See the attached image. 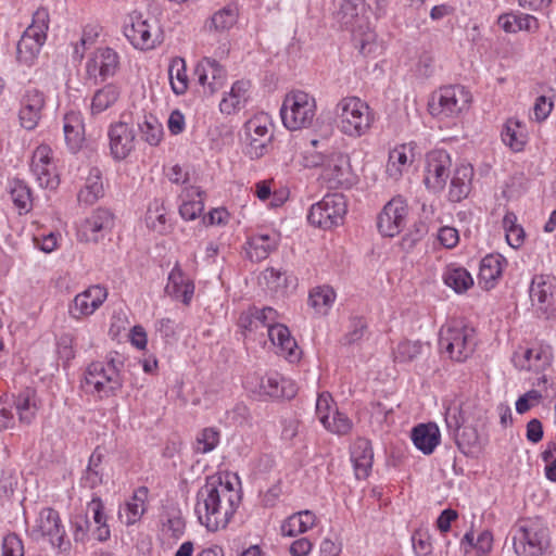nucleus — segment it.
Returning a JSON list of instances; mask_svg holds the SVG:
<instances>
[{"instance_id": "nucleus-34", "label": "nucleus", "mask_w": 556, "mask_h": 556, "mask_svg": "<svg viewBox=\"0 0 556 556\" xmlns=\"http://www.w3.org/2000/svg\"><path fill=\"white\" fill-rule=\"evenodd\" d=\"M444 285L458 294L467 292L473 286L471 274L462 265L451 263L445 266L442 273Z\"/></svg>"}, {"instance_id": "nucleus-14", "label": "nucleus", "mask_w": 556, "mask_h": 556, "mask_svg": "<svg viewBox=\"0 0 556 556\" xmlns=\"http://www.w3.org/2000/svg\"><path fill=\"white\" fill-rule=\"evenodd\" d=\"M469 405H463L456 416V408H448L445 420L448 427H455L459 430L456 443L465 455H473L480 448L479 433L472 427V418L468 415Z\"/></svg>"}, {"instance_id": "nucleus-35", "label": "nucleus", "mask_w": 556, "mask_h": 556, "mask_svg": "<svg viewBox=\"0 0 556 556\" xmlns=\"http://www.w3.org/2000/svg\"><path fill=\"white\" fill-rule=\"evenodd\" d=\"M372 457L370 443L365 439L356 440L351 450V460L357 479L368 477L372 466Z\"/></svg>"}, {"instance_id": "nucleus-33", "label": "nucleus", "mask_w": 556, "mask_h": 556, "mask_svg": "<svg viewBox=\"0 0 556 556\" xmlns=\"http://www.w3.org/2000/svg\"><path fill=\"white\" fill-rule=\"evenodd\" d=\"M12 404L15 408L18 421L23 425L33 424L40 408L36 391L29 388L21 391L16 396H13Z\"/></svg>"}, {"instance_id": "nucleus-51", "label": "nucleus", "mask_w": 556, "mask_h": 556, "mask_svg": "<svg viewBox=\"0 0 556 556\" xmlns=\"http://www.w3.org/2000/svg\"><path fill=\"white\" fill-rule=\"evenodd\" d=\"M8 192L13 204L18 208L27 205H39L38 200L33 197L30 188L23 180L14 179L9 182Z\"/></svg>"}, {"instance_id": "nucleus-12", "label": "nucleus", "mask_w": 556, "mask_h": 556, "mask_svg": "<svg viewBox=\"0 0 556 556\" xmlns=\"http://www.w3.org/2000/svg\"><path fill=\"white\" fill-rule=\"evenodd\" d=\"M241 140L244 153L251 159L264 156L273 140L271 123L267 114L251 117L243 126Z\"/></svg>"}, {"instance_id": "nucleus-37", "label": "nucleus", "mask_w": 556, "mask_h": 556, "mask_svg": "<svg viewBox=\"0 0 556 556\" xmlns=\"http://www.w3.org/2000/svg\"><path fill=\"white\" fill-rule=\"evenodd\" d=\"M336 300V290L329 285H320L309 290L307 303L315 314L326 316L331 311Z\"/></svg>"}, {"instance_id": "nucleus-2", "label": "nucleus", "mask_w": 556, "mask_h": 556, "mask_svg": "<svg viewBox=\"0 0 556 556\" xmlns=\"http://www.w3.org/2000/svg\"><path fill=\"white\" fill-rule=\"evenodd\" d=\"M123 363L113 357L91 362L85 369L80 387L96 400L116 396L124 387Z\"/></svg>"}, {"instance_id": "nucleus-31", "label": "nucleus", "mask_w": 556, "mask_h": 556, "mask_svg": "<svg viewBox=\"0 0 556 556\" xmlns=\"http://www.w3.org/2000/svg\"><path fill=\"white\" fill-rule=\"evenodd\" d=\"M414 147L399 144L389 152L386 173L389 178L399 180L414 162Z\"/></svg>"}, {"instance_id": "nucleus-1", "label": "nucleus", "mask_w": 556, "mask_h": 556, "mask_svg": "<svg viewBox=\"0 0 556 556\" xmlns=\"http://www.w3.org/2000/svg\"><path fill=\"white\" fill-rule=\"evenodd\" d=\"M240 502L241 490L237 476H210L197 494L195 514L199 522L212 532L225 529Z\"/></svg>"}, {"instance_id": "nucleus-36", "label": "nucleus", "mask_w": 556, "mask_h": 556, "mask_svg": "<svg viewBox=\"0 0 556 556\" xmlns=\"http://www.w3.org/2000/svg\"><path fill=\"white\" fill-rule=\"evenodd\" d=\"M65 142L73 152L78 151L85 140V128L80 113L68 112L63 118Z\"/></svg>"}, {"instance_id": "nucleus-64", "label": "nucleus", "mask_w": 556, "mask_h": 556, "mask_svg": "<svg viewBox=\"0 0 556 556\" xmlns=\"http://www.w3.org/2000/svg\"><path fill=\"white\" fill-rule=\"evenodd\" d=\"M2 556H24L22 540L16 534H8L2 541Z\"/></svg>"}, {"instance_id": "nucleus-48", "label": "nucleus", "mask_w": 556, "mask_h": 556, "mask_svg": "<svg viewBox=\"0 0 556 556\" xmlns=\"http://www.w3.org/2000/svg\"><path fill=\"white\" fill-rule=\"evenodd\" d=\"M222 432L216 427H205L195 433L192 450L195 454H208L220 443Z\"/></svg>"}, {"instance_id": "nucleus-18", "label": "nucleus", "mask_w": 556, "mask_h": 556, "mask_svg": "<svg viewBox=\"0 0 556 556\" xmlns=\"http://www.w3.org/2000/svg\"><path fill=\"white\" fill-rule=\"evenodd\" d=\"M316 416L325 429L334 434L344 435L352 430L353 424L351 419L337 409L333 399L328 392L318 394Z\"/></svg>"}, {"instance_id": "nucleus-8", "label": "nucleus", "mask_w": 556, "mask_h": 556, "mask_svg": "<svg viewBox=\"0 0 556 556\" xmlns=\"http://www.w3.org/2000/svg\"><path fill=\"white\" fill-rule=\"evenodd\" d=\"M49 12L45 8L33 14L31 24L25 29L16 47V59L24 65H31L47 38Z\"/></svg>"}, {"instance_id": "nucleus-56", "label": "nucleus", "mask_w": 556, "mask_h": 556, "mask_svg": "<svg viewBox=\"0 0 556 556\" xmlns=\"http://www.w3.org/2000/svg\"><path fill=\"white\" fill-rule=\"evenodd\" d=\"M263 280L270 292L283 294L289 287L290 277L286 271L271 267L264 270Z\"/></svg>"}, {"instance_id": "nucleus-44", "label": "nucleus", "mask_w": 556, "mask_h": 556, "mask_svg": "<svg viewBox=\"0 0 556 556\" xmlns=\"http://www.w3.org/2000/svg\"><path fill=\"white\" fill-rule=\"evenodd\" d=\"M103 213H106L103 211ZM109 223L108 214H100V212H93L90 217H87L77 227V238L81 242H96L99 239V232Z\"/></svg>"}, {"instance_id": "nucleus-6", "label": "nucleus", "mask_w": 556, "mask_h": 556, "mask_svg": "<svg viewBox=\"0 0 556 556\" xmlns=\"http://www.w3.org/2000/svg\"><path fill=\"white\" fill-rule=\"evenodd\" d=\"M316 115V100L302 90H293L286 94L280 116L289 130H299L312 125Z\"/></svg>"}, {"instance_id": "nucleus-58", "label": "nucleus", "mask_w": 556, "mask_h": 556, "mask_svg": "<svg viewBox=\"0 0 556 556\" xmlns=\"http://www.w3.org/2000/svg\"><path fill=\"white\" fill-rule=\"evenodd\" d=\"M203 211H178L185 220H194L201 217L204 225H220L228 218V211H207L202 215Z\"/></svg>"}, {"instance_id": "nucleus-40", "label": "nucleus", "mask_w": 556, "mask_h": 556, "mask_svg": "<svg viewBox=\"0 0 556 556\" xmlns=\"http://www.w3.org/2000/svg\"><path fill=\"white\" fill-rule=\"evenodd\" d=\"M121 96L122 87L115 83H109L96 90L91 98V114L97 115L111 109L119 100Z\"/></svg>"}, {"instance_id": "nucleus-17", "label": "nucleus", "mask_w": 556, "mask_h": 556, "mask_svg": "<svg viewBox=\"0 0 556 556\" xmlns=\"http://www.w3.org/2000/svg\"><path fill=\"white\" fill-rule=\"evenodd\" d=\"M30 172L40 187L53 190L59 186L60 177L53 151L48 144H40L34 150Z\"/></svg>"}, {"instance_id": "nucleus-50", "label": "nucleus", "mask_w": 556, "mask_h": 556, "mask_svg": "<svg viewBox=\"0 0 556 556\" xmlns=\"http://www.w3.org/2000/svg\"><path fill=\"white\" fill-rule=\"evenodd\" d=\"M503 229L505 232L506 242L509 247L513 249H519L523 245L526 240V232L513 212H507L505 214L503 218Z\"/></svg>"}, {"instance_id": "nucleus-20", "label": "nucleus", "mask_w": 556, "mask_h": 556, "mask_svg": "<svg viewBox=\"0 0 556 556\" xmlns=\"http://www.w3.org/2000/svg\"><path fill=\"white\" fill-rule=\"evenodd\" d=\"M452 160L443 150H433L426 155L424 182L429 190L441 191L451 177Z\"/></svg>"}, {"instance_id": "nucleus-4", "label": "nucleus", "mask_w": 556, "mask_h": 556, "mask_svg": "<svg viewBox=\"0 0 556 556\" xmlns=\"http://www.w3.org/2000/svg\"><path fill=\"white\" fill-rule=\"evenodd\" d=\"M333 117L339 131L352 139L367 135L375 122L368 103L355 96L340 99L333 109Z\"/></svg>"}, {"instance_id": "nucleus-62", "label": "nucleus", "mask_w": 556, "mask_h": 556, "mask_svg": "<svg viewBox=\"0 0 556 556\" xmlns=\"http://www.w3.org/2000/svg\"><path fill=\"white\" fill-rule=\"evenodd\" d=\"M15 426L12 401L8 396L0 397V430L12 429Z\"/></svg>"}, {"instance_id": "nucleus-10", "label": "nucleus", "mask_w": 556, "mask_h": 556, "mask_svg": "<svg viewBox=\"0 0 556 556\" xmlns=\"http://www.w3.org/2000/svg\"><path fill=\"white\" fill-rule=\"evenodd\" d=\"M28 532L34 540L46 541L61 552L66 551L70 546L61 517L53 508L40 509L29 525Z\"/></svg>"}, {"instance_id": "nucleus-7", "label": "nucleus", "mask_w": 556, "mask_h": 556, "mask_svg": "<svg viewBox=\"0 0 556 556\" xmlns=\"http://www.w3.org/2000/svg\"><path fill=\"white\" fill-rule=\"evenodd\" d=\"M440 348L453 361H466L475 350V329L460 321H453L440 331Z\"/></svg>"}, {"instance_id": "nucleus-22", "label": "nucleus", "mask_w": 556, "mask_h": 556, "mask_svg": "<svg viewBox=\"0 0 556 556\" xmlns=\"http://www.w3.org/2000/svg\"><path fill=\"white\" fill-rule=\"evenodd\" d=\"M119 67V56L117 52L111 48L97 49L86 63V73L88 78L106 80L114 76Z\"/></svg>"}, {"instance_id": "nucleus-55", "label": "nucleus", "mask_w": 556, "mask_h": 556, "mask_svg": "<svg viewBox=\"0 0 556 556\" xmlns=\"http://www.w3.org/2000/svg\"><path fill=\"white\" fill-rule=\"evenodd\" d=\"M139 129L142 140L152 147L159 146L163 139V126L154 116H147L139 124Z\"/></svg>"}, {"instance_id": "nucleus-39", "label": "nucleus", "mask_w": 556, "mask_h": 556, "mask_svg": "<svg viewBox=\"0 0 556 556\" xmlns=\"http://www.w3.org/2000/svg\"><path fill=\"white\" fill-rule=\"evenodd\" d=\"M555 278L549 275H536L530 285V299L533 305L545 308L553 298Z\"/></svg>"}, {"instance_id": "nucleus-43", "label": "nucleus", "mask_w": 556, "mask_h": 556, "mask_svg": "<svg viewBox=\"0 0 556 556\" xmlns=\"http://www.w3.org/2000/svg\"><path fill=\"white\" fill-rule=\"evenodd\" d=\"M502 141L514 152L522 151L527 143L525 125L517 118L507 119L502 130Z\"/></svg>"}, {"instance_id": "nucleus-57", "label": "nucleus", "mask_w": 556, "mask_h": 556, "mask_svg": "<svg viewBox=\"0 0 556 556\" xmlns=\"http://www.w3.org/2000/svg\"><path fill=\"white\" fill-rule=\"evenodd\" d=\"M422 352L418 341H402L393 350V359L397 363H408L417 358Z\"/></svg>"}, {"instance_id": "nucleus-24", "label": "nucleus", "mask_w": 556, "mask_h": 556, "mask_svg": "<svg viewBox=\"0 0 556 556\" xmlns=\"http://www.w3.org/2000/svg\"><path fill=\"white\" fill-rule=\"evenodd\" d=\"M110 152L117 161L125 160L135 149V130L125 122L112 124L108 131Z\"/></svg>"}, {"instance_id": "nucleus-32", "label": "nucleus", "mask_w": 556, "mask_h": 556, "mask_svg": "<svg viewBox=\"0 0 556 556\" xmlns=\"http://www.w3.org/2000/svg\"><path fill=\"white\" fill-rule=\"evenodd\" d=\"M317 525L314 511L305 509L287 517L280 525L282 536L295 538L312 530Z\"/></svg>"}, {"instance_id": "nucleus-42", "label": "nucleus", "mask_w": 556, "mask_h": 556, "mask_svg": "<svg viewBox=\"0 0 556 556\" xmlns=\"http://www.w3.org/2000/svg\"><path fill=\"white\" fill-rule=\"evenodd\" d=\"M277 244L278 238L275 235H255L248 240L245 252L251 261L260 262L267 258Z\"/></svg>"}, {"instance_id": "nucleus-45", "label": "nucleus", "mask_w": 556, "mask_h": 556, "mask_svg": "<svg viewBox=\"0 0 556 556\" xmlns=\"http://www.w3.org/2000/svg\"><path fill=\"white\" fill-rule=\"evenodd\" d=\"M103 195V185L101 173L98 168H92L86 178L85 186L78 192V202L80 205L91 206Z\"/></svg>"}, {"instance_id": "nucleus-41", "label": "nucleus", "mask_w": 556, "mask_h": 556, "mask_svg": "<svg viewBox=\"0 0 556 556\" xmlns=\"http://www.w3.org/2000/svg\"><path fill=\"white\" fill-rule=\"evenodd\" d=\"M251 84L249 80H238L232 86L227 96L220 103V111L225 114H231L243 108L249 99Z\"/></svg>"}, {"instance_id": "nucleus-11", "label": "nucleus", "mask_w": 556, "mask_h": 556, "mask_svg": "<svg viewBox=\"0 0 556 556\" xmlns=\"http://www.w3.org/2000/svg\"><path fill=\"white\" fill-rule=\"evenodd\" d=\"M244 388L256 395L273 399H293L298 393V384L290 378L278 372L262 376L258 372L249 374L243 382Z\"/></svg>"}, {"instance_id": "nucleus-16", "label": "nucleus", "mask_w": 556, "mask_h": 556, "mask_svg": "<svg viewBox=\"0 0 556 556\" xmlns=\"http://www.w3.org/2000/svg\"><path fill=\"white\" fill-rule=\"evenodd\" d=\"M321 179L331 188L348 187L353 184L354 175L349 154L332 151L321 161Z\"/></svg>"}, {"instance_id": "nucleus-21", "label": "nucleus", "mask_w": 556, "mask_h": 556, "mask_svg": "<svg viewBox=\"0 0 556 556\" xmlns=\"http://www.w3.org/2000/svg\"><path fill=\"white\" fill-rule=\"evenodd\" d=\"M45 105V93L35 87L27 88L20 100L18 119L21 126L27 130L35 129L42 117Z\"/></svg>"}, {"instance_id": "nucleus-19", "label": "nucleus", "mask_w": 556, "mask_h": 556, "mask_svg": "<svg viewBox=\"0 0 556 556\" xmlns=\"http://www.w3.org/2000/svg\"><path fill=\"white\" fill-rule=\"evenodd\" d=\"M108 289L102 285H91L77 293L68 304V314L75 320L93 315L106 301Z\"/></svg>"}, {"instance_id": "nucleus-60", "label": "nucleus", "mask_w": 556, "mask_h": 556, "mask_svg": "<svg viewBox=\"0 0 556 556\" xmlns=\"http://www.w3.org/2000/svg\"><path fill=\"white\" fill-rule=\"evenodd\" d=\"M541 457L544 462L545 477L549 481L556 482V444L548 443Z\"/></svg>"}, {"instance_id": "nucleus-28", "label": "nucleus", "mask_w": 556, "mask_h": 556, "mask_svg": "<svg viewBox=\"0 0 556 556\" xmlns=\"http://www.w3.org/2000/svg\"><path fill=\"white\" fill-rule=\"evenodd\" d=\"M277 320L278 313L271 307H264L262 309L250 307L241 313L238 326L244 334H254L261 329H268V326Z\"/></svg>"}, {"instance_id": "nucleus-61", "label": "nucleus", "mask_w": 556, "mask_h": 556, "mask_svg": "<svg viewBox=\"0 0 556 556\" xmlns=\"http://www.w3.org/2000/svg\"><path fill=\"white\" fill-rule=\"evenodd\" d=\"M542 400V394L538 390H529L518 397L515 404L516 412L520 415L529 412L532 407L536 406Z\"/></svg>"}, {"instance_id": "nucleus-3", "label": "nucleus", "mask_w": 556, "mask_h": 556, "mask_svg": "<svg viewBox=\"0 0 556 556\" xmlns=\"http://www.w3.org/2000/svg\"><path fill=\"white\" fill-rule=\"evenodd\" d=\"M516 556H548L552 554L551 532L541 518H521L510 530Z\"/></svg>"}, {"instance_id": "nucleus-13", "label": "nucleus", "mask_w": 556, "mask_h": 556, "mask_svg": "<svg viewBox=\"0 0 556 556\" xmlns=\"http://www.w3.org/2000/svg\"><path fill=\"white\" fill-rule=\"evenodd\" d=\"M366 3L364 0H342L338 18L340 23L350 28L353 33L358 30L363 35V29L367 27L365 17ZM375 35L370 31L364 33V38L359 40V51L363 54L372 51Z\"/></svg>"}, {"instance_id": "nucleus-27", "label": "nucleus", "mask_w": 556, "mask_h": 556, "mask_svg": "<svg viewBox=\"0 0 556 556\" xmlns=\"http://www.w3.org/2000/svg\"><path fill=\"white\" fill-rule=\"evenodd\" d=\"M149 489L137 488L132 495L118 507V518L126 526L137 523L148 509Z\"/></svg>"}, {"instance_id": "nucleus-38", "label": "nucleus", "mask_w": 556, "mask_h": 556, "mask_svg": "<svg viewBox=\"0 0 556 556\" xmlns=\"http://www.w3.org/2000/svg\"><path fill=\"white\" fill-rule=\"evenodd\" d=\"M505 265V260L500 254H489L484 256L480 263L479 268V283L485 288L491 289L502 276Z\"/></svg>"}, {"instance_id": "nucleus-49", "label": "nucleus", "mask_w": 556, "mask_h": 556, "mask_svg": "<svg viewBox=\"0 0 556 556\" xmlns=\"http://www.w3.org/2000/svg\"><path fill=\"white\" fill-rule=\"evenodd\" d=\"M377 219L380 233L392 238L403 229L405 215L402 211H381Z\"/></svg>"}, {"instance_id": "nucleus-15", "label": "nucleus", "mask_w": 556, "mask_h": 556, "mask_svg": "<svg viewBox=\"0 0 556 556\" xmlns=\"http://www.w3.org/2000/svg\"><path fill=\"white\" fill-rule=\"evenodd\" d=\"M553 358L549 345L533 344L517 348L511 356V363L517 370L539 375L551 367Z\"/></svg>"}, {"instance_id": "nucleus-63", "label": "nucleus", "mask_w": 556, "mask_h": 556, "mask_svg": "<svg viewBox=\"0 0 556 556\" xmlns=\"http://www.w3.org/2000/svg\"><path fill=\"white\" fill-rule=\"evenodd\" d=\"M60 235L56 232H49L46 235H39L34 237L35 247L45 252L52 253L59 248Z\"/></svg>"}, {"instance_id": "nucleus-5", "label": "nucleus", "mask_w": 556, "mask_h": 556, "mask_svg": "<svg viewBox=\"0 0 556 556\" xmlns=\"http://www.w3.org/2000/svg\"><path fill=\"white\" fill-rule=\"evenodd\" d=\"M470 102L471 94L465 87L460 85L444 86L431 94L428 111L440 121L453 119L467 111Z\"/></svg>"}, {"instance_id": "nucleus-47", "label": "nucleus", "mask_w": 556, "mask_h": 556, "mask_svg": "<svg viewBox=\"0 0 556 556\" xmlns=\"http://www.w3.org/2000/svg\"><path fill=\"white\" fill-rule=\"evenodd\" d=\"M471 176L472 168L470 166L464 165L456 169L448 191L451 202L457 203L469 194Z\"/></svg>"}, {"instance_id": "nucleus-23", "label": "nucleus", "mask_w": 556, "mask_h": 556, "mask_svg": "<svg viewBox=\"0 0 556 556\" xmlns=\"http://www.w3.org/2000/svg\"><path fill=\"white\" fill-rule=\"evenodd\" d=\"M267 333L276 354L290 363L300 361L302 352L287 326L274 321L268 326Z\"/></svg>"}, {"instance_id": "nucleus-30", "label": "nucleus", "mask_w": 556, "mask_h": 556, "mask_svg": "<svg viewBox=\"0 0 556 556\" xmlns=\"http://www.w3.org/2000/svg\"><path fill=\"white\" fill-rule=\"evenodd\" d=\"M410 438L418 451L430 455L441 443V431L434 422L419 424L412 429Z\"/></svg>"}, {"instance_id": "nucleus-59", "label": "nucleus", "mask_w": 556, "mask_h": 556, "mask_svg": "<svg viewBox=\"0 0 556 556\" xmlns=\"http://www.w3.org/2000/svg\"><path fill=\"white\" fill-rule=\"evenodd\" d=\"M74 341V334L71 332H64L58 337L56 352L60 358L70 362L75 357Z\"/></svg>"}, {"instance_id": "nucleus-9", "label": "nucleus", "mask_w": 556, "mask_h": 556, "mask_svg": "<svg viewBox=\"0 0 556 556\" xmlns=\"http://www.w3.org/2000/svg\"><path fill=\"white\" fill-rule=\"evenodd\" d=\"M124 35L136 49L142 51L154 49L163 40L157 21L138 11L128 15L124 25Z\"/></svg>"}, {"instance_id": "nucleus-54", "label": "nucleus", "mask_w": 556, "mask_h": 556, "mask_svg": "<svg viewBox=\"0 0 556 556\" xmlns=\"http://www.w3.org/2000/svg\"><path fill=\"white\" fill-rule=\"evenodd\" d=\"M238 18V11L235 7L227 5L215 12L208 23V28L216 31H225L231 28Z\"/></svg>"}, {"instance_id": "nucleus-25", "label": "nucleus", "mask_w": 556, "mask_h": 556, "mask_svg": "<svg viewBox=\"0 0 556 556\" xmlns=\"http://www.w3.org/2000/svg\"><path fill=\"white\" fill-rule=\"evenodd\" d=\"M194 75L204 92L214 94L220 90L226 80L225 70L215 61L208 58L201 60L194 70Z\"/></svg>"}, {"instance_id": "nucleus-52", "label": "nucleus", "mask_w": 556, "mask_h": 556, "mask_svg": "<svg viewBox=\"0 0 556 556\" xmlns=\"http://www.w3.org/2000/svg\"><path fill=\"white\" fill-rule=\"evenodd\" d=\"M345 211H308L307 222L324 230L332 229L342 224Z\"/></svg>"}, {"instance_id": "nucleus-46", "label": "nucleus", "mask_w": 556, "mask_h": 556, "mask_svg": "<svg viewBox=\"0 0 556 556\" xmlns=\"http://www.w3.org/2000/svg\"><path fill=\"white\" fill-rule=\"evenodd\" d=\"M87 514H91L92 520L96 525L93 531L94 538L104 542L110 539L111 531L108 525V516L104 513V504L100 497H93L87 504Z\"/></svg>"}, {"instance_id": "nucleus-26", "label": "nucleus", "mask_w": 556, "mask_h": 556, "mask_svg": "<svg viewBox=\"0 0 556 556\" xmlns=\"http://www.w3.org/2000/svg\"><path fill=\"white\" fill-rule=\"evenodd\" d=\"M164 292L173 300L179 301L185 305H189L194 294V283L182 271L181 267L178 264H175L168 274Z\"/></svg>"}, {"instance_id": "nucleus-53", "label": "nucleus", "mask_w": 556, "mask_h": 556, "mask_svg": "<svg viewBox=\"0 0 556 556\" xmlns=\"http://www.w3.org/2000/svg\"><path fill=\"white\" fill-rule=\"evenodd\" d=\"M168 77L172 89L176 94H184L187 91L188 76L184 59L175 58L172 60L168 66Z\"/></svg>"}, {"instance_id": "nucleus-29", "label": "nucleus", "mask_w": 556, "mask_h": 556, "mask_svg": "<svg viewBox=\"0 0 556 556\" xmlns=\"http://www.w3.org/2000/svg\"><path fill=\"white\" fill-rule=\"evenodd\" d=\"M493 545L494 535L489 529L476 532L471 528L459 541V548L465 555L473 553L476 556H488L492 553Z\"/></svg>"}]
</instances>
